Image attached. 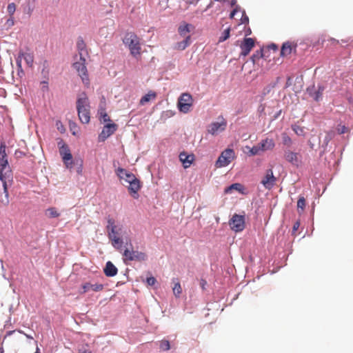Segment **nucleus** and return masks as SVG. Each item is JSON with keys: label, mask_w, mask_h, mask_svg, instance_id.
Instances as JSON below:
<instances>
[{"label": "nucleus", "mask_w": 353, "mask_h": 353, "mask_svg": "<svg viewBox=\"0 0 353 353\" xmlns=\"http://www.w3.org/2000/svg\"><path fill=\"white\" fill-rule=\"evenodd\" d=\"M33 10H34V8H33L32 7H31V6H30V4L28 3V10H27L26 13H27L29 16H30V15L32 14V12H33Z\"/></svg>", "instance_id": "obj_48"}, {"label": "nucleus", "mask_w": 353, "mask_h": 353, "mask_svg": "<svg viewBox=\"0 0 353 353\" xmlns=\"http://www.w3.org/2000/svg\"><path fill=\"white\" fill-rule=\"evenodd\" d=\"M246 22H248V17L246 15H245L243 19H242V23H246Z\"/></svg>", "instance_id": "obj_54"}, {"label": "nucleus", "mask_w": 353, "mask_h": 353, "mask_svg": "<svg viewBox=\"0 0 353 353\" xmlns=\"http://www.w3.org/2000/svg\"><path fill=\"white\" fill-rule=\"evenodd\" d=\"M117 268L111 261H108L106 263L105 267L103 270L105 276L110 277L115 276L117 274Z\"/></svg>", "instance_id": "obj_22"}, {"label": "nucleus", "mask_w": 353, "mask_h": 353, "mask_svg": "<svg viewBox=\"0 0 353 353\" xmlns=\"http://www.w3.org/2000/svg\"><path fill=\"white\" fill-rule=\"evenodd\" d=\"M100 116H101V121L103 123H106V122L111 121L110 117L108 115V114L104 110H103L100 112Z\"/></svg>", "instance_id": "obj_41"}, {"label": "nucleus", "mask_w": 353, "mask_h": 353, "mask_svg": "<svg viewBox=\"0 0 353 353\" xmlns=\"http://www.w3.org/2000/svg\"><path fill=\"white\" fill-rule=\"evenodd\" d=\"M305 207V199L303 196H300L297 201V208L298 210L301 209V211H303Z\"/></svg>", "instance_id": "obj_37"}, {"label": "nucleus", "mask_w": 353, "mask_h": 353, "mask_svg": "<svg viewBox=\"0 0 353 353\" xmlns=\"http://www.w3.org/2000/svg\"><path fill=\"white\" fill-rule=\"evenodd\" d=\"M336 130L339 134H342L347 132V128L345 125H339L337 127Z\"/></svg>", "instance_id": "obj_44"}, {"label": "nucleus", "mask_w": 353, "mask_h": 353, "mask_svg": "<svg viewBox=\"0 0 353 353\" xmlns=\"http://www.w3.org/2000/svg\"><path fill=\"white\" fill-rule=\"evenodd\" d=\"M85 63H86L85 58L81 54L79 61L75 62L73 64V67L78 72L83 83L85 85H88L90 81H89V78H88V70H87Z\"/></svg>", "instance_id": "obj_7"}, {"label": "nucleus", "mask_w": 353, "mask_h": 353, "mask_svg": "<svg viewBox=\"0 0 353 353\" xmlns=\"http://www.w3.org/2000/svg\"><path fill=\"white\" fill-rule=\"evenodd\" d=\"M77 47L79 51V57L83 56V52H86V45L82 38H79L77 42Z\"/></svg>", "instance_id": "obj_27"}, {"label": "nucleus", "mask_w": 353, "mask_h": 353, "mask_svg": "<svg viewBox=\"0 0 353 353\" xmlns=\"http://www.w3.org/2000/svg\"><path fill=\"white\" fill-rule=\"evenodd\" d=\"M276 178L274 176L272 168L268 169L263 176L261 183L265 189L271 190L276 184Z\"/></svg>", "instance_id": "obj_12"}, {"label": "nucleus", "mask_w": 353, "mask_h": 353, "mask_svg": "<svg viewBox=\"0 0 353 353\" xmlns=\"http://www.w3.org/2000/svg\"><path fill=\"white\" fill-rule=\"evenodd\" d=\"M292 129L298 136H304L305 134L304 128L300 125L296 124L292 125Z\"/></svg>", "instance_id": "obj_30"}, {"label": "nucleus", "mask_w": 353, "mask_h": 353, "mask_svg": "<svg viewBox=\"0 0 353 353\" xmlns=\"http://www.w3.org/2000/svg\"><path fill=\"white\" fill-rule=\"evenodd\" d=\"M179 159L183 163L185 168H189L192 163L194 156L193 154H188L186 152H181L179 154Z\"/></svg>", "instance_id": "obj_17"}, {"label": "nucleus", "mask_w": 353, "mask_h": 353, "mask_svg": "<svg viewBox=\"0 0 353 353\" xmlns=\"http://www.w3.org/2000/svg\"><path fill=\"white\" fill-rule=\"evenodd\" d=\"M193 105V99L190 94L185 92L181 94L178 99L177 107L180 112L188 113Z\"/></svg>", "instance_id": "obj_9"}, {"label": "nucleus", "mask_w": 353, "mask_h": 353, "mask_svg": "<svg viewBox=\"0 0 353 353\" xmlns=\"http://www.w3.org/2000/svg\"><path fill=\"white\" fill-rule=\"evenodd\" d=\"M16 10V5L14 3H10L8 5L7 11L10 16H12Z\"/></svg>", "instance_id": "obj_40"}, {"label": "nucleus", "mask_w": 353, "mask_h": 353, "mask_svg": "<svg viewBox=\"0 0 353 353\" xmlns=\"http://www.w3.org/2000/svg\"><path fill=\"white\" fill-rule=\"evenodd\" d=\"M230 228L236 232H239L245 228V217L243 215L234 214L229 221Z\"/></svg>", "instance_id": "obj_11"}, {"label": "nucleus", "mask_w": 353, "mask_h": 353, "mask_svg": "<svg viewBox=\"0 0 353 353\" xmlns=\"http://www.w3.org/2000/svg\"><path fill=\"white\" fill-rule=\"evenodd\" d=\"M46 214L50 218H56L58 217L60 214L57 210L55 208H50L46 210Z\"/></svg>", "instance_id": "obj_29"}, {"label": "nucleus", "mask_w": 353, "mask_h": 353, "mask_svg": "<svg viewBox=\"0 0 353 353\" xmlns=\"http://www.w3.org/2000/svg\"><path fill=\"white\" fill-rule=\"evenodd\" d=\"M159 347L163 351H168L170 349V342L168 340H162L159 342Z\"/></svg>", "instance_id": "obj_34"}, {"label": "nucleus", "mask_w": 353, "mask_h": 353, "mask_svg": "<svg viewBox=\"0 0 353 353\" xmlns=\"http://www.w3.org/2000/svg\"><path fill=\"white\" fill-rule=\"evenodd\" d=\"M246 148L249 150V153L252 156L256 155L259 153L260 151H261V148L259 144L258 145L253 146L252 148L247 146Z\"/></svg>", "instance_id": "obj_32"}, {"label": "nucleus", "mask_w": 353, "mask_h": 353, "mask_svg": "<svg viewBox=\"0 0 353 353\" xmlns=\"http://www.w3.org/2000/svg\"><path fill=\"white\" fill-rule=\"evenodd\" d=\"M77 109L80 121L82 123H88L90 120V104L88 98L85 93L78 98Z\"/></svg>", "instance_id": "obj_3"}, {"label": "nucleus", "mask_w": 353, "mask_h": 353, "mask_svg": "<svg viewBox=\"0 0 353 353\" xmlns=\"http://www.w3.org/2000/svg\"><path fill=\"white\" fill-rule=\"evenodd\" d=\"M240 7L236 6V8L231 12L230 14V18H234L235 14L239 12L240 11Z\"/></svg>", "instance_id": "obj_46"}, {"label": "nucleus", "mask_w": 353, "mask_h": 353, "mask_svg": "<svg viewBox=\"0 0 353 353\" xmlns=\"http://www.w3.org/2000/svg\"><path fill=\"white\" fill-rule=\"evenodd\" d=\"M341 41L343 42V43H347V41H344L343 39H341Z\"/></svg>", "instance_id": "obj_58"}, {"label": "nucleus", "mask_w": 353, "mask_h": 353, "mask_svg": "<svg viewBox=\"0 0 353 353\" xmlns=\"http://www.w3.org/2000/svg\"><path fill=\"white\" fill-rule=\"evenodd\" d=\"M263 57V53L261 50L256 51L254 54L251 57V60L253 63H255L260 58Z\"/></svg>", "instance_id": "obj_39"}, {"label": "nucleus", "mask_w": 353, "mask_h": 353, "mask_svg": "<svg viewBox=\"0 0 353 353\" xmlns=\"http://www.w3.org/2000/svg\"><path fill=\"white\" fill-rule=\"evenodd\" d=\"M236 3V0H232V1H231V6H235Z\"/></svg>", "instance_id": "obj_55"}, {"label": "nucleus", "mask_w": 353, "mask_h": 353, "mask_svg": "<svg viewBox=\"0 0 353 353\" xmlns=\"http://www.w3.org/2000/svg\"><path fill=\"white\" fill-rule=\"evenodd\" d=\"M191 43V38L190 36H187L182 41H179L176 43L173 47V48L178 51H182L185 50L187 47H188Z\"/></svg>", "instance_id": "obj_21"}, {"label": "nucleus", "mask_w": 353, "mask_h": 353, "mask_svg": "<svg viewBox=\"0 0 353 353\" xmlns=\"http://www.w3.org/2000/svg\"><path fill=\"white\" fill-rule=\"evenodd\" d=\"M4 143L0 145V202L4 205L9 203L8 185L12 181V172L9 166Z\"/></svg>", "instance_id": "obj_1"}, {"label": "nucleus", "mask_w": 353, "mask_h": 353, "mask_svg": "<svg viewBox=\"0 0 353 353\" xmlns=\"http://www.w3.org/2000/svg\"><path fill=\"white\" fill-rule=\"evenodd\" d=\"M261 151L272 150L274 148L275 143L273 139H265L263 140L260 143Z\"/></svg>", "instance_id": "obj_23"}, {"label": "nucleus", "mask_w": 353, "mask_h": 353, "mask_svg": "<svg viewBox=\"0 0 353 353\" xmlns=\"http://www.w3.org/2000/svg\"><path fill=\"white\" fill-rule=\"evenodd\" d=\"M123 43L128 48L130 54L133 57H137L141 54V46L140 39L135 33L132 32H126L123 39Z\"/></svg>", "instance_id": "obj_4"}, {"label": "nucleus", "mask_w": 353, "mask_h": 353, "mask_svg": "<svg viewBox=\"0 0 353 353\" xmlns=\"http://www.w3.org/2000/svg\"><path fill=\"white\" fill-rule=\"evenodd\" d=\"M243 189L244 188L243 185L239 183H236L226 188L224 192L225 194H230L232 193V190H236L241 193H243Z\"/></svg>", "instance_id": "obj_26"}, {"label": "nucleus", "mask_w": 353, "mask_h": 353, "mask_svg": "<svg viewBox=\"0 0 353 353\" xmlns=\"http://www.w3.org/2000/svg\"><path fill=\"white\" fill-rule=\"evenodd\" d=\"M103 290V285L101 283H91L90 282L83 283L81 285L80 294H85L92 290L93 292H100Z\"/></svg>", "instance_id": "obj_15"}, {"label": "nucleus", "mask_w": 353, "mask_h": 353, "mask_svg": "<svg viewBox=\"0 0 353 353\" xmlns=\"http://www.w3.org/2000/svg\"><path fill=\"white\" fill-rule=\"evenodd\" d=\"M18 332H19V333H21V334H24V335L26 336V338H28V339H33V336H31V335H29V334H27L24 333V332H23V331H22V330H18Z\"/></svg>", "instance_id": "obj_49"}, {"label": "nucleus", "mask_w": 353, "mask_h": 353, "mask_svg": "<svg viewBox=\"0 0 353 353\" xmlns=\"http://www.w3.org/2000/svg\"><path fill=\"white\" fill-rule=\"evenodd\" d=\"M117 129V125L115 123H108L104 125L101 132L99 135V141H105L110 135L114 133Z\"/></svg>", "instance_id": "obj_13"}, {"label": "nucleus", "mask_w": 353, "mask_h": 353, "mask_svg": "<svg viewBox=\"0 0 353 353\" xmlns=\"http://www.w3.org/2000/svg\"><path fill=\"white\" fill-rule=\"evenodd\" d=\"M323 91V88L319 87L318 90L314 92V94H311V96L314 98L315 101H318L322 96Z\"/></svg>", "instance_id": "obj_36"}, {"label": "nucleus", "mask_w": 353, "mask_h": 353, "mask_svg": "<svg viewBox=\"0 0 353 353\" xmlns=\"http://www.w3.org/2000/svg\"><path fill=\"white\" fill-rule=\"evenodd\" d=\"M236 158L235 152L233 149L227 148L219 155L215 163L216 168H223L228 165Z\"/></svg>", "instance_id": "obj_6"}, {"label": "nucleus", "mask_w": 353, "mask_h": 353, "mask_svg": "<svg viewBox=\"0 0 353 353\" xmlns=\"http://www.w3.org/2000/svg\"><path fill=\"white\" fill-rule=\"evenodd\" d=\"M255 42L252 38H245L240 45L241 50V55L247 56L254 47Z\"/></svg>", "instance_id": "obj_14"}, {"label": "nucleus", "mask_w": 353, "mask_h": 353, "mask_svg": "<svg viewBox=\"0 0 353 353\" xmlns=\"http://www.w3.org/2000/svg\"><path fill=\"white\" fill-rule=\"evenodd\" d=\"M41 90L43 92H48V79H45L44 81H42L41 82Z\"/></svg>", "instance_id": "obj_43"}, {"label": "nucleus", "mask_w": 353, "mask_h": 353, "mask_svg": "<svg viewBox=\"0 0 353 353\" xmlns=\"http://www.w3.org/2000/svg\"><path fill=\"white\" fill-rule=\"evenodd\" d=\"M227 127V121L223 118H219V121L212 122L208 126L207 131L209 134L214 136L223 132Z\"/></svg>", "instance_id": "obj_10"}, {"label": "nucleus", "mask_w": 353, "mask_h": 353, "mask_svg": "<svg viewBox=\"0 0 353 353\" xmlns=\"http://www.w3.org/2000/svg\"><path fill=\"white\" fill-rule=\"evenodd\" d=\"M281 136L283 143L285 145L290 146L292 143L291 138L285 132L282 133Z\"/></svg>", "instance_id": "obj_35"}, {"label": "nucleus", "mask_w": 353, "mask_h": 353, "mask_svg": "<svg viewBox=\"0 0 353 353\" xmlns=\"http://www.w3.org/2000/svg\"><path fill=\"white\" fill-rule=\"evenodd\" d=\"M41 74L45 78V79H48V75H49V68H48V64L46 61L43 63V68L41 70Z\"/></svg>", "instance_id": "obj_38"}, {"label": "nucleus", "mask_w": 353, "mask_h": 353, "mask_svg": "<svg viewBox=\"0 0 353 353\" xmlns=\"http://www.w3.org/2000/svg\"><path fill=\"white\" fill-rule=\"evenodd\" d=\"M21 59H19V57L17 59V65L19 68H21Z\"/></svg>", "instance_id": "obj_52"}, {"label": "nucleus", "mask_w": 353, "mask_h": 353, "mask_svg": "<svg viewBox=\"0 0 353 353\" xmlns=\"http://www.w3.org/2000/svg\"><path fill=\"white\" fill-rule=\"evenodd\" d=\"M15 332V330H13V331H9L8 333H7V335H10L12 334V333Z\"/></svg>", "instance_id": "obj_57"}, {"label": "nucleus", "mask_w": 353, "mask_h": 353, "mask_svg": "<svg viewBox=\"0 0 353 353\" xmlns=\"http://www.w3.org/2000/svg\"><path fill=\"white\" fill-rule=\"evenodd\" d=\"M157 97L156 92L153 91H149L146 94L141 97L139 103L141 105H145L146 103L150 101L151 100L155 99Z\"/></svg>", "instance_id": "obj_25"}, {"label": "nucleus", "mask_w": 353, "mask_h": 353, "mask_svg": "<svg viewBox=\"0 0 353 353\" xmlns=\"http://www.w3.org/2000/svg\"><path fill=\"white\" fill-rule=\"evenodd\" d=\"M299 225H300L299 222L296 221V223H294V224L293 225V230L294 231L297 230L299 228Z\"/></svg>", "instance_id": "obj_51"}, {"label": "nucleus", "mask_w": 353, "mask_h": 353, "mask_svg": "<svg viewBox=\"0 0 353 353\" xmlns=\"http://www.w3.org/2000/svg\"><path fill=\"white\" fill-rule=\"evenodd\" d=\"M173 293L176 297H179L182 292V288L179 282H176L172 288Z\"/></svg>", "instance_id": "obj_31"}, {"label": "nucleus", "mask_w": 353, "mask_h": 353, "mask_svg": "<svg viewBox=\"0 0 353 353\" xmlns=\"http://www.w3.org/2000/svg\"><path fill=\"white\" fill-rule=\"evenodd\" d=\"M117 174L120 179L124 180L128 184L130 183V181L137 178L133 174L129 173L125 169L121 168L117 170Z\"/></svg>", "instance_id": "obj_16"}, {"label": "nucleus", "mask_w": 353, "mask_h": 353, "mask_svg": "<svg viewBox=\"0 0 353 353\" xmlns=\"http://www.w3.org/2000/svg\"><path fill=\"white\" fill-rule=\"evenodd\" d=\"M69 126L72 134L76 135L78 132V128L76 123L74 122H70Z\"/></svg>", "instance_id": "obj_42"}, {"label": "nucleus", "mask_w": 353, "mask_h": 353, "mask_svg": "<svg viewBox=\"0 0 353 353\" xmlns=\"http://www.w3.org/2000/svg\"><path fill=\"white\" fill-rule=\"evenodd\" d=\"M146 281L148 285L152 286L155 284L157 280L154 277L150 276L147 278Z\"/></svg>", "instance_id": "obj_45"}, {"label": "nucleus", "mask_w": 353, "mask_h": 353, "mask_svg": "<svg viewBox=\"0 0 353 353\" xmlns=\"http://www.w3.org/2000/svg\"><path fill=\"white\" fill-rule=\"evenodd\" d=\"M57 144L59 150V154L62 157L63 163L67 168L71 169L73 166V161L72 155L69 147L61 139H59Z\"/></svg>", "instance_id": "obj_5"}, {"label": "nucleus", "mask_w": 353, "mask_h": 353, "mask_svg": "<svg viewBox=\"0 0 353 353\" xmlns=\"http://www.w3.org/2000/svg\"><path fill=\"white\" fill-rule=\"evenodd\" d=\"M79 353H92V352L85 348H81L79 350Z\"/></svg>", "instance_id": "obj_50"}, {"label": "nucleus", "mask_w": 353, "mask_h": 353, "mask_svg": "<svg viewBox=\"0 0 353 353\" xmlns=\"http://www.w3.org/2000/svg\"><path fill=\"white\" fill-rule=\"evenodd\" d=\"M141 188L140 181L136 178L133 181H130L128 186V190L134 198H137V192Z\"/></svg>", "instance_id": "obj_18"}, {"label": "nucleus", "mask_w": 353, "mask_h": 353, "mask_svg": "<svg viewBox=\"0 0 353 353\" xmlns=\"http://www.w3.org/2000/svg\"><path fill=\"white\" fill-rule=\"evenodd\" d=\"M189 24L181 25L179 27L178 32L179 34L184 38L187 36H190L188 33L190 32Z\"/></svg>", "instance_id": "obj_28"}, {"label": "nucleus", "mask_w": 353, "mask_h": 353, "mask_svg": "<svg viewBox=\"0 0 353 353\" xmlns=\"http://www.w3.org/2000/svg\"><path fill=\"white\" fill-rule=\"evenodd\" d=\"M206 283H207V282H206L205 280L202 279V280L201 281V282H200V285H201V288H202L203 289H205V285H206Z\"/></svg>", "instance_id": "obj_53"}, {"label": "nucleus", "mask_w": 353, "mask_h": 353, "mask_svg": "<svg viewBox=\"0 0 353 353\" xmlns=\"http://www.w3.org/2000/svg\"><path fill=\"white\" fill-rule=\"evenodd\" d=\"M123 261L125 263H127L128 261H144L147 259V255L145 253L137 250H134L132 248L125 249L123 253Z\"/></svg>", "instance_id": "obj_8"}, {"label": "nucleus", "mask_w": 353, "mask_h": 353, "mask_svg": "<svg viewBox=\"0 0 353 353\" xmlns=\"http://www.w3.org/2000/svg\"><path fill=\"white\" fill-rule=\"evenodd\" d=\"M106 230L108 236L112 246L119 250L123 245V240L120 237L122 234V227L118 226L115 223V220L113 218L108 217L107 219Z\"/></svg>", "instance_id": "obj_2"}, {"label": "nucleus", "mask_w": 353, "mask_h": 353, "mask_svg": "<svg viewBox=\"0 0 353 353\" xmlns=\"http://www.w3.org/2000/svg\"><path fill=\"white\" fill-rule=\"evenodd\" d=\"M230 28H228L223 32L221 36L219 39V42H223V41H226L230 37Z\"/></svg>", "instance_id": "obj_33"}, {"label": "nucleus", "mask_w": 353, "mask_h": 353, "mask_svg": "<svg viewBox=\"0 0 353 353\" xmlns=\"http://www.w3.org/2000/svg\"><path fill=\"white\" fill-rule=\"evenodd\" d=\"M6 24L9 26V27H11L14 24V19L13 18L11 17L10 19H8L6 21Z\"/></svg>", "instance_id": "obj_47"}, {"label": "nucleus", "mask_w": 353, "mask_h": 353, "mask_svg": "<svg viewBox=\"0 0 353 353\" xmlns=\"http://www.w3.org/2000/svg\"><path fill=\"white\" fill-rule=\"evenodd\" d=\"M19 58L23 59L29 68H32L34 64V54L29 52H19Z\"/></svg>", "instance_id": "obj_19"}, {"label": "nucleus", "mask_w": 353, "mask_h": 353, "mask_svg": "<svg viewBox=\"0 0 353 353\" xmlns=\"http://www.w3.org/2000/svg\"><path fill=\"white\" fill-rule=\"evenodd\" d=\"M284 157L287 161L291 163L293 165H298L299 162L298 153L290 150H287L285 152Z\"/></svg>", "instance_id": "obj_20"}, {"label": "nucleus", "mask_w": 353, "mask_h": 353, "mask_svg": "<svg viewBox=\"0 0 353 353\" xmlns=\"http://www.w3.org/2000/svg\"><path fill=\"white\" fill-rule=\"evenodd\" d=\"M34 353H41L40 352V349L38 347V346L37 345V348H36V351Z\"/></svg>", "instance_id": "obj_56"}, {"label": "nucleus", "mask_w": 353, "mask_h": 353, "mask_svg": "<svg viewBox=\"0 0 353 353\" xmlns=\"http://www.w3.org/2000/svg\"><path fill=\"white\" fill-rule=\"evenodd\" d=\"M293 49L295 50L296 46L293 47L290 43H283L281 50V56L285 57L290 55L292 52Z\"/></svg>", "instance_id": "obj_24"}]
</instances>
